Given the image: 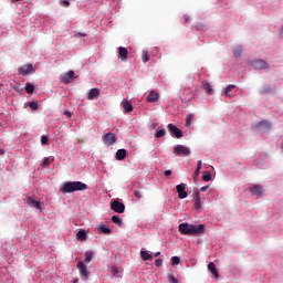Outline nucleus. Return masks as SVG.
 <instances>
[{
	"label": "nucleus",
	"mask_w": 283,
	"mask_h": 283,
	"mask_svg": "<svg viewBox=\"0 0 283 283\" xmlns=\"http://www.w3.org/2000/svg\"><path fill=\"white\" fill-rule=\"evenodd\" d=\"M178 229L181 235H202L205 233V224L181 223Z\"/></svg>",
	"instance_id": "nucleus-1"
},
{
	"label": "nucleus",
	"mask_w": 283,
	"mask_h": 283,
	"mask_svg": "<svg viewBox=\"0 0 283 283\" xmlns=\"http://www.w3.org/2000/svg\"><path fill=\"white\" fill-rule=\"evenodd\" d=\"M87 185L82 181H66L60 187L61 193H74V191H85Z\"/></svg>",
	"instance_id": "nucleus-2"
},
{
	"label": "nucleus",
	"mask_w": 283,
	"mask_h": 283,
	"mask_svg": "<svg viewBox=\"0 0 283 283\" xmlns=\"http://www.w3.org/2000/svg\"><path fill=\"white\" fill-rule=\"evenodd\" d=\"M172 154H175V156H191V149L184 145H177L175 146Z\"/></svg>",
	"instance_id": "nucleus-3"
},
{
	"label": "nucleus",
	"mask_w": 283,
	"mask_h": 283,
	"mask_svg": "<svg viewBox=\"0 0 283 283\" xmlns=\"http://www.w3.org/2000/svg\"><path fill=\"white\" fill-rule=\"evenodd\" d=\"M75 77H76V73H74V71H67L60 75V82L63 83L64 85H70V83H72V80Z\"/></svg>",
	"instance_id": "nucleus-4"
},
{
	"label": "nucleus",
	"mask_w": 283,
	"mask_h": 283,
	"mask_svg": "<svg viewBox=\"0 0 283 283\" xmlns=\"http://www.w3.org/2000/svg\"><path fill=\"white\" fill-rule=\"evenodd\" d=\"M112 211L115 213H125V203L120 202L118 199L111 202Z\"/></svg>",
	"instance_id": "nucleus-5"
},
{
	"label": "nucleus",
	"mask_w": 283,
	"mask_h": 283,
	"mask_svg": "<svg viewBox=\"0 0 283 283\" xmlns=\"http://www.w3.org/2000/svg\"><path fill=\"white\" fill-rule=\"evenodd\" d=\"M19 74L22 76H28V74H34L36 72L32 64H24L18 69Z\"/></svg>",
	"instance_id": "nucleus-6"
},
{
	"label": "nucleus",
	"mask_w": 283,
	"mask_h": 283,
	"mask_svg": "<svg viewBox=\"0 0 283 283\" xmlns=\"http://www.w3.org/2000/svg\"><path fill=\"white\" fill-rule=\"evenodd\" d=\"M102 140L104 145L111 147V145H114L116 143V135L114 133H106L102 136Z\"/></svg>",
	"instance_id": "nucleus-7"
},
{
	"label": "nucleus",
	"mask_w": 283,
	"mask_h": 283,
	"mask_svg": "<svg viewBox=\"0 0 283 283\" xmlns=\"http://www.w3.org/2000/svg\"><path fill=\"white\" fill-rule=\"evenodd\" d=\"M250 65L253 66L254 70H269V63L264 60L251 61Z\"/></svg>",
	"instance_id": "nucleus-8"
},
{
	"label": "nucleus",
	"mask_w": 283,
	"mask_h": 283,
	"mask_svg": "<svg viewBox=\"0 0 283 283\" xmlns=\"http://www.w3.org/2000/svg\"><path fill=\"white\" fill-rule=\"evenodd\" d=\"M77 270L80 271V275L84 277V280H90V271L87 270V265L83 261L77 263Z\"/></svg>",
	"instance_id": "nucleus-9"
},
{
	"label": "nucleus",
	"mask_w": 283,
	"mask_h": 283,
	"mask_svg": "<svg viewBox=\"0 0 283 283\" xmlns=\"http://www.w3.org/2000/svg\"><path fill=\"white\" fill-rule=\"evenodd\" d=\"M176 189H177V193H178V199L179 200H185V198H187V196H188L187 185L180 184L176 187Z\"/></svg>",
	"instance_id": "nucleus-10"
},
{
	"label": "nucleus",
	"mask_w": 283,
	"mask_h": 283,
	"mask_svg": "<svg viewBox=\"0 0 283 283\" xmlns=\"http://www.w3.org/2000/svg\"><path fill=\"white\" fill-rule=\"evenodd\" d=\"M249 191L252 196H256V198H262L264 193V189L260 185H254L253 187L249 188Z\"/></svg>",
	"instance_id": "nucleus-11"
},
{
	"label": "nucleus",
	"mask_w": 283,
	"mask_h": 283,
	"mask_svg": "<svg viewBox=\"0 0 283 283\" xmlns=\"http://www.w3.org/2000/svg\"><path fill=\"white\" fill-rule=\"evenodd\" d=\"M27 205H29V207H32L33 209H36L38 211H43V203H41V201L32 199V197L27 198Z\"/></svg>",
	"instance_id": "nucleus-12"
},
{
	"label": "nucleus",
	"mask_w": 283,
	"mask_h": 283,
	"mask_svg": "<svg viewBox=\"0 0 283 283\" xmlns=\"http://www.w3.org/2000/svg\"><path fill=\"white\" fill-rule=\"evenodd\" d=\"M168 132L175 135L176 138H182V130H180V128L174 124H168Z\"/></svg>",
	"instance_id": "nucleus-13"
},
{
	"label": "nucleus",
	"mask_w": 283,
	"mask_h": 283,
	"mask_svg": "<svg viewBox=\"0 0 283 283\" xmlns=\"http://www.w3.org/2000/svg\"><path fill=\"white\" fill-rule=\"evenodd\" d=\"M256 129L259 132H269V129H271V124L269 123V120H262L256 124Z\"/></svg>",
	"instance_id": "nucleus-14"
},
{
	"label": "nucleus",
	"mask_w": 283,
	"mask_h": 283,
	"mask_svg": "<svg viewBox=\"0 0 283 283\" xmlns=\"http://www.w3.org/2000/svg\"><path fill=\"white\" fill-rule=\"evenodd\" d=\"M127 56H129V51L127 50V48L119 46L118 48V59H120V61H125L127 59Z\"/></svg>",
	"instance_id": "nucleus-15"
},
{
	"label": "nucleus",
	"mask_w": 283,
	"mask_h": 283,
	"mask_svg": "<svg viewBox=\"0 0 283 283\" xmlns=\"http://www.w3.org/2000/svg\"><path fill=\"white\" fill-rule=\"evenodd\" d=\"M101 96V91L98 88H91L88 92V101H95Z\"/></svg>",
	"instance_id": "nucleus-16"
},
{
	"label": "nucleus",
	"mask_w": 283,
	"mask_h": 283,
	"mask_svg": "<svg viewBox=\"0 0 283 283\" xmlns=\"http://www.w3.org/2000/svg\"><path fill=\"white\" fill-rule=\"evenodd\" d=\"M160 98V95H158V92L151 91L147 96L148 103H157V101Z\"/></svg>",
	"instance_id": "nucleus-17"
},
{
	"label": "nucleus",
	"mask_w": 283,
	"mask_h": 283,
	"mask_svg": "<svg viewBox=\"0 0 283 283\" xmlns=\"http://www.w3.org/2000/svg\"><path fill=\"white\" fill-rule=\"evenodd\" d=\"M123 109L126 112V114H129L130 112H134V105H132V102L124 99L122 102Z\"/></svg>",
	"instance_id": "nucleus-18"
},
{
	"label": "nucleus",
	"mask_w": 283,
	"mask_h": 283,
	"mask_svg": "<svg viewBox=\"0 0 283 283\" xmlns=\"http://www.w3.org/2000/svg\"><path fill=\"white\" fill-rule=\"evenodd\" d=\"M208 271H210V273L213 274L216 280H218V277H220V273L218 272V269L216 268V263L210 262L208 264Z\"/></svg>",
	"instance_id": "nucleus-19"
},
{
	"label": "nucleus",
	"mask_w": 283,
	"mask_h": 283,
	"mask_svg": "<svg viewBox=\"0 0 283 283\" xmlns=\"http://www.w3.org/2000/svg\"><path fill=\"white\" fill-rule=\"evenodd\" d=\"M233 90H235V85L233 84L228 85L224 91V95L228 96V98H233V96H235V93H233Z\"/></svg>",
	"instance_id": "nucleus-20"
},
{
	"label": "nucleus",
	"mask_w": 283,
	"mask_h": 283,
	"mask_svg": "<svg viewBox=\"0 0 283 283\" xmlns=\"http://www.w3.org/2000/svg\"><path fill=\"white\" fill-rule=\"evenodd\" d=\"M202 88L209 96H211L213 94V87L211 86V84L209 82H207V81L202 82Z\"/></svg>",
	"instance_id": "nucleus-21"
},
{
	"label": "nucleus",
	"mask_w": 283,
	"mask_h": 283,
	"mask_svg": "<svg viewBox=\"0 0 283 283\" xmlns=\"http://www.w3.org/2000/svg\"><path fill=\"white\" fill-rule=\"evenodd\" d=\"M127 158V150L125 148L118 149L116 153V160H125Z\"/></svg>",
	"instance_id": "nucleus-22"
},
{
	"label": "nucleus",
	"mask_w": 283,
	"mask_h": 283,
	"mask_svg": "<svg viewBox=\"0 0 283 283\" xmlns=\"http://www.w3.org/2000/svg\"><path fill=\"white\" fill-rule=\"evenodd\" d=\"M242 45L238 44L235 46H233L232 52H233V56L237 59H240V56H242Z\"/></svg>",
	"instance_id": "nucleus-23"
},
{
	"label": "nucleus",
	"mask_w": 283,
	"mask_h": 283,
	"mask_svg": "<svg viewBox=\"0 0 283 283\" xmlns=\"http://www.w3.org/2000/svg\"><path fill=\"white\" fill-rule=\"evenodd\" d=\"M76 240H78L80 242H85V240H87V232L85 230H80L76 233Z\"/></svg>",
	"instance_id": "nucleus-24"
},
{
	"label": "nucleus",
	"mask_w": 283,
	"mask_h": 283,
	"mask_svg": "<svg viewBox=\"0 0 283 283\" xmlns=\"http://www.w3.org/2000/svg\"><path fill=\"white\" fill-rule=\"evenodd\" d=\"M93 258H94V251L88 250V251L85 252V259L82 262L84 264H90V262H92Z\"/></svg>",
	"instance_id": "nucleus-25"
},
{
	"label": "nucleus",
	"mask_w": 283,
	"mask_h": 283,
	"mask_svg": "<svg viewBox=\"0 0 283 283\" xmlns=\"http://www.w3.org/2000/svg\"><path fill=\"white\" fill-rule=\"evenodd\" d=\"M140 258L144 262H147V261H150L154 260V256H151V254H149V252L145 251V250H142L140 251Z\"/></svg>",
	"instance_id": "nucleus-26"
},
{
	"label": "nucleus",
	"mask_w": 283,
	"mask_h": 283,
	"mask_svg": "<svg viewBox=\"0 0 283 283\" xmlns=\"http://www.w3.org/2000/svg\"><path fill=\"white\" fill-rule=\"evenodd\" d=\"M97 231L98 233H103L104 235H109V233H112V230L105 224L97 227Z\"/></svg>",
	"instance_id": "nucleus-27"
},
{
	"label": "nucleus",
	"mask_w": 283,
	"mask_h": 283,
	"mask_svg": "<svg viewBox=\"0 0 283 283\" xmlns=\"http://www.w3.org/2000/svg\"><path fill=\"white\" fill-rule=\"evenodd\" d=\"M195 209H196L197 211H200V209H201L200 192H197V193H196Z\"/></svg>",
	"instance_id": "nucleus-28"
},
{
	"label": "nucleus",
	"mask_w": 283,
	"mask_h": 283,
	"mask_svg": "<svg viewBox=\"0 0 283 283\" xmlns=\"http://www.w3.org/2000/svg\"><path fill=\"white\" fill-rule=\"evenodd\" d=\"M112 222L114 224H117V227H123V219L118 216H113L112 217Z\"/></svg>",
	"instance_id": "nucleus-29"
},
{
	"label": "nucleus",
	"mask_w": 283,
	"mask_h": 283,
	"mask_svg": "<svg viewBox=\"0 0 283 283\" xmlns=\"http://www.w3.org/2000/svg\"><path fill=\"white\" fill-rule=\"evenodd\" d=\"M25 92L27 94H34V84L28 82L25 85Z\"/></svg>",
	"instance_id": "nucleus-30"
},
{
	"label": "nucleus",
	"mask_w": 283,
	"mask_h": 283,
	"mask_svg": "<svg viewBox=\"0 0 283 283\" xmlns=\"http://www.w3.org/2000/svg\"><path fill=\"white\" fill-rule=\"evenodd\" d=\"M150 56H149V52H147V51H143L142 52V61H143V63H148V61H150Z\"/></svg>",
	"instance_id": "nucleus-31"
},
{
	"label": "nucleus",
	"mask_w": 283,
	"mask_h": 283,
	"mask_svg": "<svg viewBox=\"0 0 283 283\" xmlns=\"http://www.w3.org/2000/svg\"><path fill=\"white\" fill-rule=\"evenodd\" d=\"M165 134H167V130H165V129H157L155 132V138H163V136H165Z\"/></svg>",
	"instance_id": "nucleus-32"
},
{
	"label": "nucleus",
	"mask_w": 283,
	"mask_h": 283,
	"mask_svg": "<svg viewBox=\"0 0 283 283\" xmlns=\"http://www.w3.org/2000/svg\"><path fill=\"white\" fill-rule=\"evenodd\" d=\"M52 163H54V159L51 158H44V160L42 161V167H50V165H52Z\"/></svg>",
	"instance_id": "nucleus-33"
},
{
	"label": "nucleus",
	"mask_w": 283,
	"mask_h": 283,
	"mask_svg": "<svg viewBox=\"0 0 283 283\" xmlns=\"http://www.w3.org/2000/svg\"><path fill=\"white\" fill-rule=\"evenodd\" d=\"M192 119H193V114H188L186 116V127H189V125H191Z\"/></svg>",
	"instance_id": "nucleus-34"
},
{
	"label": "nucleus",
	"mask_w": 283,
	"mask_h": 283,
	"mask_svg": "<svg viewBox=\"0 0 283 283\" xmlns=\"http://www.w3.org/2000/svg\"><path fill=\"white\" fill-rule=\"evenodd\" d=\"M202 180H203L205 182H209V180H211V172L206 171V172L203 174V176H202Z\"/></svg>",
	"instance_id": "nucleus-35"
},
{
	"label": "nucleus",
	"mask_w": 283,
	"mask_h": 283,
	"mask_svg": "<svg viewBox=\"0 0 283 283\" xmlns=\"http://www.w3.org/2000/svg\"><path fill=\"white\" fill-rule=\"evenodd\" d=\"M171 264H172V266H176L177 264H180V256H172L171 258Z\"/></svg>",
	"instance_id": "nucleus-36"
},
{
	"label": "nucleus",
	"mask_w": 283,
	"mask_h": 283,
	"mask_svg": "<svg viewBox=\"0 0 283 283\" xmlns=\"http://www.w3.org/2000/svg\"><path fill=\"white\" fill-rule=\"evenodd\" d=\"M271 92H273V88L263 87V88H261L260 94H271Z\"/></svg>",
	"instance_id": "nucleus-37"
},
{
	"label": "nucleus",
	"mask_w": 283,
	"mask_h": 283,
	"mask_svg": "<svg viewBox=\"0 0 283 283\" xmlns=\"http://www.w3.org/2000/svg\"><path fill=\"white\" fill-rule=\"evenodd\" d=\"M200 177V170H198L196 168L195 172H193V181H195V185L198 182V178Z\"/></svg>",
	"instance_id": "nucleus-38"
},
{
	"label": "nucleus",
	"mask_w": 283,
	"mask_h": 283,
	"mask_svg": "<svg viewBox=\"0 0 283 283\" xmlns=\"http://www.w3.org/2000/svg\"><path fill=\"white\" fill-rule=\"evenodd\" d=\"M29 107H30V109L36 111V109H39V104L36 102H30Z\"/></svg>",
	"instance_id": "nucleus-39"
},
{
	"label": "nucleus",
	"mask_w": 283,
	"mask_h": 283,
	"mask_svg": "<svg viewBox=\"0 0 283 283\" xmlns=\"http://www.w3.org/2000/svg\"><path fill=\"white\" fill-rule=\"evenodd\" d=\"M49 140H50V138L48 136L43 135L41 137V145H48Z\"/></svg>",
	"instance_id": "nucleus-40"
},
{
	"label": "nucleus",
	"mask_w": 283,
	"mask_h": 283,
	"mask_svg": "<svg viewBox=\"0 0 283 283\" xmlns=\"http://www.w3.org/2000/svg\"><path fill=\"white\" fill-rule=\"evenodd\" d=\"M134 196H135V198L140 200V198H143V192H140V190H134Z\"/></svg>",
	"instance_id": "nucleus-41"
},
{
	"label": "nucleus",
	"mask_w": 283,
	"mask_h": 283,
	"mask_svg": "<svg viewBox=\"0 0 283 283\" xmlns=\"http://www.w3.org/2000/svg\"><path fill=\"white\" fill-rule=\"evenodd\" d=\"M168 282H170V283H178V279H176V276H174V275H168Z\"/></svg>",
	"instance_id": "nucleus-42"
},
{
	"label": "nucleus",
	"mask_w": 283,
	"mask_h": 283,
	"mask_svg": "<svg viewBox=\"0 0 283 283\" xmlns=\"http://www.w3.org/2000/svg\"><path fill=\"white\" fill-rule=\"evenodd\" d=\"M155 266H163V259H156Z\"/></svg>",
	"instance_id": "nucleus-43"
},
{
	"label": "nucleus",
	"mask_w": 283,
	"mask_h": 283,
	"mask_svg": "<svg viewBox=\"0 0 283 283\" xmlns=\"http://www.w3.org/2000/svg\"><path fill=\"white\" fill-rule=\"evenodd\" d=\"M61 6H63L64 8H69L70 2L67 0H63L61 1Z\"/></svg>",
	"instance_id": "nucleus-44"
},
{
	"label": "nucleus",
	"mask_w": 283,
	"mask_h": 283,
	"mask_svg": "<svg viewBox=\"0 0 283 283\" xmlns=\"http://www.w3.org/2000/svg\"><path fill=\"white\" fill-rule=\"evenodd\" d=\"M75 36L78 38V36H87V33L85 32H75Z\"/></svg>",
	"instance_id": "nucleus-45"
},
{
	"label": "nucleus",
	"mask_w": 283,
	"mask_h": 283,
	"mask_svg": "<svg viewBox=\"0 0 283 283\" xmlns=\"http://www.w3.org/2000/svg\"><path fill=\"white\" fill-rule=\"evenodd\" d=\"M196 169L199 170V171H200V169H202V160L198 161V165H197Z\"/></svg>",
	"instance_id": "nucleus-46"
},
{
	"label": "nucleus",
	"mask_w": 283,
	"mask_h": 283,
	"mask_svg": "<svg viewBox=\"0 0 283 283\" xmlns=\"http://www.w3.org/2000/svg\"><path fill=\"white\" fill-rule=\"evenodd\" d=\"M184 19H185V23H189V21H190V18H189V15H184Z\"/></svg>",
	"instance_id": "nucleus-47"
},
{
	"label": "nucleus",
	"mask_w": 283,
	"mask_h": 283,
	"mask_svg": "<svg viewBox=\"0 0 283 283\" xmlns=\"http://www.w3.org/2000/svg\"><path fill=\"white\" fill-rule=\"evenodd\" d=\"M207 189H209V186H203L201 187L200 191H207Z\"/></svg>",
	"instance_id": "nucleus-48"
},
{
	"label": "nucleus",
	"mask_w": 283,
	"mask_h": 283,
	"mask_svg": "<svg viewBox=\"0 0 283 283\" xmlns=\"http://www.w3.org/2000/svg\"><path fill=\"white\" fill-rule=\"evenodd\" d=\"M164 174H165V176H170L171 175V170H166Z\"/></svg>",
	"instance_id": "nucleus-49"
},
{
	"label": "nucleus",
	"mask_w": 283,
	"mask_h": 283,
	"mask_svg": "<svg viewBox=\"0 0 283 283\" xmlns=\"http://www.w3.org/2000/svg\"><path fill=\"white\" fill-rule=\"evenodd\" d=\"M64 114H65L66 116H69V117L72 116V113L69 112V111H65Z\"/></svg>",
	"instance_id": "nucleus-50"
},
{
	"label": "nucleus",
	"mask_w": 283,
	"mask_h": 283,
	"mask_svg": "<svg viewBox=\"0 0 283 283\" xmlns=\"http://www.w3.org/2000/svg\"><path fill=\"white\" fill-rule=\"evenodd\" d=\"M14 92H17L18 94L20 93L18 87H13Z\"/></svg>",
	"instance_id": "nucleus-51"
},
{
	"label": "nucleus",
	"mask_w": 283,
	"mask_h": 283,
	"mask_svg": "<svg viewBox=\"0 0 283 283\" xmlns=\"http://www.w3.org/2000/svg\"><path fill=\"white\" fill-rule=\"evenodd\" d=\"M158 255H160V252H157V253L155 254V258H158Z\"/></svg>",
	"instance_id": "nucleus-52"
},
{
	"label": "nucleus",
	"mask_w": 283,
	"mask_h": 283,
	"mask_svg": "<svg viewBox=\"0 0 283 283\" xmlns=\"http://www.w3.org/2000/svg\"><path fill=\"white\" fill-rule=\"evenodd\" d=\"M113 271H116V268H113Z\"/></svg>",
	"instance_id": "nucleus-53"
}]
</instances>
